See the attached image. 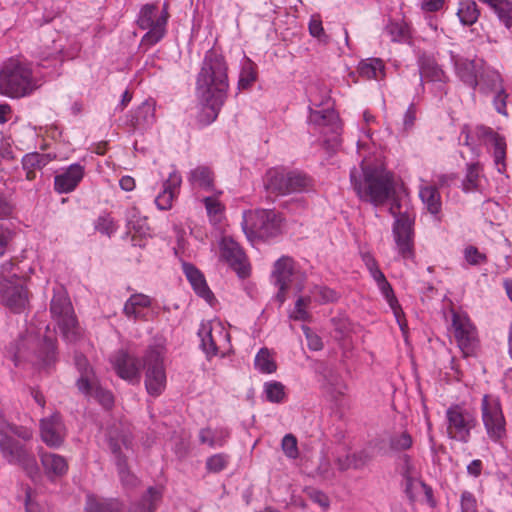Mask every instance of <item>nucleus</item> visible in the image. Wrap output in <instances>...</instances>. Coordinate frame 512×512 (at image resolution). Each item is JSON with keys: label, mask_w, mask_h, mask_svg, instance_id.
<instances>
[{"label": "nucleus", "mask_w": 512, "mask_h": 512, "mask_svg": "<svg viewBox=\"0 0 512 512\" xmlns=\"http://www.w3.org/2000/svg\"><path fill=\"white\" fill-rule=\"evenodd\" d=\"M196 91L202 104L201 121L210 124L217 119L229 91L228 64L215 49L205 53L196 79Z\"/></svg>", "instance_id": "1"}, {"label": "nucleus", "mask_w": 512, "mask_h": 512, "mask_svg": "<svg viewBox=\"0 0 512 512\" xmlns=\"http://www.w3.org/2000/svg\"><path fill=\"white\" fill-rule=\"evenodd\" d=\"M41 85L32 63L25 59L11 57L0 67V95L20 99L30 96Z\"/></svg>", "instance_id": "2"}, {"label": "nucleus", "mask_w": 512, "mask_h": 512, "mask_svg": "<svg viewBox=\"0 0 512 512\" xmlns=\"http://www.w3.org/2000/svg\"><path fill=\"white\" fill-rule=\"evenodd\" d=\"M350 180L358 197L375 206L384 204L394 192L392 175L365 162H362L361 173L355 168L351 170Z\"/></svg>", "instance_id": "3"}, {"label": "nucleus", "mask_w": 512, "mask_h": 512, "mask_svg": "<svg viewBox=\"0 0 512 512\" xmlns=\"http://www.w3.org/2000/svg\"><path fill=\"white\" fill-rule=\"evenodd\" d=\"M50 313L67 341L75 342L80 337L81 330L72 303L63 287L54 289Z\"/></svg>", "instance_id": "4"}, {"label": "nucleus", "mask_w": 512, "mask_h": 512, "mask_svg": "<svg viewBox=\"0 0 512 512\" xmlns=\"http://www.w3.org/2000/svg\"><path fill=\"white\" fill-rule=\"evenodd\" d=\"M389 211L391 215L396 217L392 232L397 251L403 259H413L415 213L408 209L401 212L398 201L391 204Z\"/></svg>", "instance_id": "5"}, {"label": "nucleus", "mask_w": 512, "mask_h": 512, "mask_svg": "<svg viewBox=\"0 0 512 512\" xmlns=\"http://www.w3.org/2000/svg\"><path fill=\"white\" fill-rule=\"evenodd\" d=\"M0 453L10 464L19 465L29 477L33 478L39 474L32 447L14 439L3 426H0Z\"/></svg>", "instance_id": "6"}, {"label": "nucleus", "mask_w": 512, "mask_h": 512, "mask_svg": "<svg viewBox=\"0 0 512 512\" xmlns=\"http://www.w3.org/2000/svg\"><path fill=\"white\" fill-rule=\"evenodd\" d=\"M242 229L248 238L269 239L281 233V217L274 210H249L243 213Z\"/></svg>", "instance_id": "7"}, {"label": "nucleus", "mask_w": 512, "mask_h": 512, "mask_svg": "<svg viewBox=\"0 0 512 512\" xmlns=\"http://www.w3.org/2000/svg\"><path fill=\"white\" fill-rule=\"evenodd\" d=\"M481 420L490 441L503 445L507 438L506 419L501 401L497 396L485 394L482 397Z\"/></svg>", "instance_id": "8"}, {"label": "nucleus", "mask_w": 512, "mask_h": 512, "mask_svg": "<svg viewBox=\"0 0 512 512\" xmlns=\"http://www.w3.org/2000/svg\"><path fill=\"white\" fill-rule=\"evenodd\" d=\"M477 426L475 414L460 404H454L445 412V428L448 439L468 443L472 430Z\"/></svg>", "instance_id": "9"}, {"label": "nucleus", "mask_w": 512, "mask_h": 512, "mask_svg": "<svg viewBox=\"0 0 512 512\" xmlns=\"http://www.w3.org/2000/svg\"><path fill=\"white\" fill-rule=\"evenodd\" d=\"M164 348L149 347L143 356L145 369V387L149 395L157 397L166 387V372L164 367Z\"/></svg>", "instance_id": "10"}, {"label": "nucleus", "mask_w": 512, "mask_h": 512, "mask_svg": "<svg viewBox=\"0 0 512 512\" xmlns=\"http://www.w3.org/2000/svg\"><path fill=\"white\" fill-rule=\"evenodd\" d=\"M167 20L168 13L164 9L160 11L156 5H145L137 21L141 29L148 30L142 43L148 46L158 43L165 35Z\"/></svg>", "instance_id": "11"}, {"label": "nucleus", "mask_w": 512, "mask_h": 512, "mask_svg": "<svg viewBox=\"0 0 512 512\" xmlns=\"http://www.w3.org/2000/svg\"><path fill=\"white\" fill-rule=\"evenodd\" d=\"M452 331L463 356L475 355L479 347L478 333L475 325L466 314L452 313Z\"/></svg>", "instance_id": "12"}, {"label": "nucleus", "mask_w": 512, "mask_h": 512, "mask_svg": "<svg viewBox=\"0 0 512 512\" xmlns=\"http://www.w3.org/2000/svg\"><path fill=\"white\" fill-rule=\"evenodd\" d=\"M299 275L300 272L297 270L295 261L291 257L282 256L274 263L272 278L275 286L278 287L276 300L279 302V305L285 302L287 291Z\"/></svg>", "instance_id": "13"}, {"label": "nucleus", "mask_w": 512, "mask_h": 512, "mask_svg": "<svg viewBox=\"0 0 512 512\" xmlns=\"http://www.w3.org/2000/svg\"><path fill=\"white\" fill-rule=\"evenodd\" d=\"M110 362L121 379L130 384H139L143 364L141 365L137 357L125 350H118L112 354Z\"/></svg>", "instance_id": "14"}, {"label": "nucleus", "mask_w": 512, "mask_h": 512, "mask_svg": "<svg viewBox=\"0 0 512 512\" xmlns=\"http://www.w3.org/2000/svg\"><path fill=\"white\" fill-rule=\"evenodd\" d=\"M220 257L241 278L250 273L247 257L240 245L231 237H223L220 243Z\"/></svg>", "instance_id": "15"}, {"label": "nucleus", "mask_w": 512, "mask_h": 512, "mask_svg": "<svg viewBox=\"0 0 512 512\" xmlns=\"http://www.w3.org/2000/svg\"><path fill=\"white\" fill-rule=\"evenodd\" d=\"M66 436L67 429L60 413L55 412L40 420V437L48 447H61Z\"/></svg>", "instance_id": "16"}, {"label": "nucleus", "mask_w": 512, "mask_h": 512, "mask_svg": "<svg viewBox=\"0 0 512 512\" xmlns=\"http://www.w3.org/2000/svg\"><path fill=\"white\" fill-rule=\"evenodd\" d=\"M77 388L84 395L97 400L104 408L109 409L113 406V394L99 386L95 375H91L86 371L77 380Z\"/></svg>", "instance_id": "17"}, {"label": "nucleus", "mask_w": 512, "mask_h": 512, "mask_svg": "<svg viewBox=\"0 0 512 512\" xmlns=\"http://www.w3.org/2000/svg\"><path fill=\"white\" fill-rule=\"evenodd\" d=\"M0 298L6 307L14 312H20L28 303V291L21 284L0 281Z\"/></svg>", "instance_id": "18"}, {"label": "nucleus", "mask_w": 512, "mask_h": 512, "mask_svg": "<svg viewBox=\"0 0 512 512\" xmlns=\"http://www.w3.org/2000/svg\"><path fill=\"white\" fill-rule=\"evenodd\" d=\"M308 121L310 125L315 129H318L319 132L323 134L330 132L335 136H338L341 130L339 117L332 109H310Z\"/></svg>", "instance_id": "19"}, {"label": "nucleus", "mask_w": 512, "mask_h": 512, "mask_svg": "<svg viewBox=\"0 0 512 512\" xmlns=\"http://www.w3.org/2000/svg\"><path fill=\"white\" fill-rule=\"evenodd\" d=\"M39 457L43 472L50 481L61 479L68 473L69 464L64 456L40 450Z\"/></svg>", "instance_id": "20"}, {"label": "nucleus", "mask_w": 512, "mask_h": 512, "mask_svg": "<svg viewBox=\"0 0 512 512\" xmlns=\"http://www.w3.org/2000/svg\"><path fill=\"white\" fill-rule=\"evenodd\" d=\"M85 174L84 166L74 163L54 178V189L60 194L74 191Z\"/></svg>", "instance_id": "21"}, {"label": "nucleus", "mask_w": 512, "mask_h": 512, "mask_svg": "<svg viewBox=\"0 0 512 512\" xmlns=\"http://www.w3.org/2000/svg\"><path fill=\"white\" fill-rule=\"evenodd\" d=\"M397 470L404 480L406 493L412 499L414 488L418 484L425 486L419 481L420 473L412 457L408 454L401 455L397 461Z\"/></svg>", "instance_id": "22"}, {"label": "nucleus", "mask_w": 512, "mask_h": 512, "mask_svg": "<svg viewBox=\"0 0 512 512\" xmlns=\"http://www.w3.org/2000/svg\"><path fill=\"white\" fill-rule=\"evenodd\" d=\"M182 183L181 175L177 172H171L167 180L163 183V190L155 198V204L160 210H169L172 207L174 199L179 194Z\"/></svg>", "instance_id": "23"}, {"label": "nucleus", "mask_w": 512, "mask_h": 512, "mask_svg": "<svg viewBox=\"0 0 512 512\" xmlns=\"http://www.w3.org/2000/svg\"><path fill=\"white\" fill-rule=\"evenodd\" d=\"M457 76L466 85L476 88L481 66L474 60H468L458 55H451Z\"/></svg>", "instance_id": "24"}, {"label": "nucleus", "mask_w": 512, "mask_h": 512, "mask_svg": "<svg viewBox=\"0 0 512 512\" xmlns=\"http://www.w3.org/2000/svg\"><path fill=\"white\" fill-rule=\"evenodd\" d=\"M155 121V102L146 100L130 114L127 124L133 130L147 129L151 127Z\"/></svg>", "instance_id": "25"}, {"label": "nucleus", "mask_w": 512, "mask_h": 512, "mask_svg": "<svg viewBox=\"0 0 512 512\" xmlns=\"http://www.w3.org/2000/svg\"><path fill=\"white\" fill-rule=\"evenodd\" d=\"M182 268L195 293L199 297L211 303L212 300H214V295L208 287L204 275L200 270L190 263H183Z\"/></svg>", "instance_id": "26"}, {"label": "nucleus", "mask_w": 512, "mask_h": 512, "mask_svg": "<svg viewBox=\"0 0 512 512\" xmlns=\"http://www.w3.org/2000/svg\"><path fill=\"white\" fill-rule=\"evenodd\" d=\"M419 197L427 211L440 220L439 214L442 209V201L438 188L433 184L423 182L419 188Z\"/></svg>", "instance_id": "27"}, {"label": "nucleus", "mask_w": 512, "mask_h": 512, "mask_svg": "<svg viewBox=\"0 0 512 512\" xmlns=\"http://www.w3.org/2000/svg\"><path fill=\"white\" fill-rule=\"evenodd\" d=\"M55 157L50 154L38 152L28 153L22 158V168L26 173V179L33 181L36 178V171L42 170Z\"/></svg>", "instance_id": "28"}, {"label": "nucleus", "mask_w": 512, "mask_h": 512, "mask_svg": "<svg viewBox=\"0 0 512 512\" xmlns=\"http://www.w3.org/2000/svg\"><path fill=\"white\" fill-rule=\"evenodd\" d=\"M151 306V298L147 295L137 293L129 297L124 305V313L133 319H144L146 311Z\"/></svg>", "instance_id": "29"}, {"label": "nucleus", "mask_w": 512, "mask_h": 512, "mask_svg": "<svg viewBox=\"0 0 512 512\" xmlns=\"http://www.w3.org/2000/svg\"><path fill=\"white\" fill-rule=\"evenodd\" d=\"M420 76L422 81L446 83L447 75L442 68L431 58H422L420 61Z\"/></svg>", "instance_id": "30"}, {"label": "nucleus", "mask_w": 512, "mask_h": 512, "mask_svg": "<svg viewBox=\"0 0 512 512\" xmlns=\"http://www.w3.org/2000/svg\"><path fill=\"white\" fill-rule=\"evenodd\" d=\"M230 433L225 428H203L199 431V441L201 444H206L211 448L223 447Z\"/></svg>", "instance_id": "31"}, {"label": "nucleus", "mask_w": 512, "mask_h": 512, "mask_svg": "<svg viewBox=\"0 0 512 512\" xmlns=\"http://www.w3.org/2000/svg\"><path fill=\"white\" fill-rule=\"evenodd\" d=\"M121 507L118 501L104 499L89 494L86 497L84 512H120Z\"/></svg>", "instance_id": "32"}, {"label": "nucleus", "mask_w": 512, "mask_h": 512, "mask_svg": "<svg viewBox=\"0 0 512 512\" xmlns=\"http://www.w3.org/2000/svg\"><path fill=\"white\" fill-rule=\"evenodd\" d=\"M358 72L367 79L380 80L385 76V65L379 58H368L359 63Z\"/></svg>", "instance_id": "33"}, {"label": "nucleus", "mask_w": 512, "mask_h": 512, "mask_svg": "<svg viewBox=\"0 0 512 512\" xmlns=\"http://www.w3.org/2000/svg\"><path fill=\"white\" fill-rule=\"evenodd\" d=\"M264 185L265 188L270 192L286 195V171L276 168L268 170L266 173Z\"/></svg>", "instance_id": "34"}, {"label": "nucleus", "mask_w": 512, "mask_h": 512, "mask_svg": "<svg viewBox=\"0 0 512 512\" xmlns=\"http://www.w3.org/2000/svg\"><path fill=\"white\" fill-rule=\"evenodd\" d=\"M189 181L194 187L211 191L214 187V174L210 168L199 166L190 172Z\"/></svg>", "instance_id": "35"}, {"label": "nucleus", "mask_w": 512, "mask_h": 512, "mask_svg": "<svg viewBox=\"0 0 512 512\" xmlns=\"http://www.w3.org/2000/svg\"><path fill=\"white\" fill-rule=\"evenodd\" d=\"M369 461L368 455L364 451L339 456L335 460V464L340 471L348 469H361Z\"/></svg>", "instance_id": "36"}, {"label": "nucleus", "mask_w": 512, "mask_h": 512, "mask_svg": "<svg viewBox=\"0 0 512 512\" xmlns=\"http://www.w3.org/2000/svg\"><path fill=\"white\" fill-rule=\"evenodd\" d=\"M125 219L129 231L133 230L140 235H145L148 232L147 218L141 216L136 206H131L126 210Z\"/></svg>", "instance_id": "37"}, {"label": "nucleus", "mask_w": 512, "mask_h": 512, "mask_svg": "<svg viewBox=\"0 0 512 512\" xmlns=\"http://www.w3.org/2000/svg\"><path fill=\"white\" fill-rule=\"evenodd\" d=\"M377 287L381 291L383 297L386 299L388 305L390 306L391 310L394 313V316L397 319L399 326L403 330L404 324H402V322H401V317L403 315V311H402L401 306L394 294L392 286L387 281V279H384L378 283Z\"/></svg>", "instance_id": "38"}, {"label": "nucleus", "mask_w": 512, "mask_h": 512, "mask_svg": "<svg viewBox=\"0 0 512 512\" xmlns=\"http://www.w3.org/2000/svg\"><path fill=\"white\" fill-rule=\"evenodd\" d=\"M479 15L480 12L475 1L464 0L459 3L457 16L463 25H473L478 20Z\"/></svg>", "instance_id": "39"}, {"label": "nucleus", "mask_w": 512, "mask_h": 512, "mask_svg": "<svg viewBox=\"0 0 512 512\" xmlns=\"http://www.w3.org/2000/svg\"><path fill=\"white\" fill-rule=\"evenodd\" d=\"M213 321H207L201 323L198 330V336L201 339V346L204 352L208 356H215L218 354L217 347H214V336H213Z\"/></svg>", "instance_id": "40"}, {"label": "nucleus", "mask_w": 512, "mask_h": 512, "mask_svg": "<svg viewBox=\"0 0 512 512\" xmlns=\"http://www.w3.org/2000/svg\"><path fill=\"white\" fill-rule=\"evenodd\" d=\"M311 186V179L300 172H286L287 194L306 191Z\"/></svg>", "instance_id": "41"}, {"label": "nucleus", "mask_w": 512, "mask_h": 512, "mask_svg": "<svg viewBox=\"0 0 512 512\" xmlns=\"http://www.w3.org/2000/svg\"><path fill=\"white\" fill-rule=\"evenodd\" d=\"M264 394L267 401L276 404L285 402L287 398L285 385L275 380L264 383Z\"/></svg>", "instance_id": "42"}, {"label": "nucleus", "mask_w": 512, "mask_h": 512, "mask_svg": "<svg viewBox=\"0 0 512 512\" xmlns=\"http://www.w3.org/2000/svg\"><path fill=\"white\" fill-rule=\"evenodd\" d=\"M203 203L210 222L213 225L221 223L224 218L225 206L217 199V197H205L203 199Z\"/></svg>", "instance_id": "43"}, {"label": "nucleus", "mask_w": 512, "mask_h": 512, "mask_svg": "<svg viewBox=\"0 0 512 512\" xmlns=\"http://www.w3.org/2000/svg\"><path fill=\"white\" fill-rule=\"evenodd\" d=\"M256 80H257V66L252 60H250L249 58H246L241 67L239 81H238V88L239 89H248L253 85V83Z\"/></svg>", "instance_id": "44"}, {"label": "nucleus", "mask_w": 512, "mask_h": 512, "mask_svg": "<svg viewBox=\"0 0 512 512\" xmlns=\"http://www.w3.org/2000/svg\"><path fill=\"white\" fill-rule=\"evenodd\" d=\"M477 86L483 93L495 92L503 88L501 76L496 71H487L479 75Z\"/></svg>", "instance_id": "45"}, {"label": "nucleus", "mask_w": 512, "mask_h": 512, "mask_svg": "<svg viewBox=\"0 0 512 512\" xmlns=\"http://www.w3.org/2000/svg\"><path fill=\"white\" fill-rule=\"evenodd\" d=\"M255 368L263 374L274 373L277 369L276 362L267 348H261L255 356Z\"/></svg>", "instance_id": "46"}, {"label": "nucleus", "mask_w": 512, "mask_h": 512, "mask_svg": "<svg viewBox=\"0 0 512 512\" xmlns=\"http://www.w3.org/2000/svg\"><path fill=\"white\" fill-rule=\"evenodd\" d=\"M161 497L159 490L150 487L142 501L132 507L131 512H154Z\"/></svg>", "instance_id": "47"}, {"label": "nucleus", "mask_w": 512, "mask_h": 512, "mask_svg": "<svg viewBox=\"0 0 512 512\" xmlns=\"http://www.w3.org/2000/svg\"><path fill=\"white\" fill-rule=\"evenodd\" d=\"M213 328L214 347L218 353H224L230 345V334L219 320H213Z\"/></svg>", "instance_id": "48"}, {"label": "nucleus", "mask_w": 512, "mask_h": 512, "mask_svg": "<svg viewBox=\"0 0 512 512\" xmlns=\"http://www.w3.org/2000/svg\"><path fill=\"white\" fill-rule=\"evenodd\" d=\"M481 170L479 163L468 165L466 176L462 182V188L465 192H471L478 189L481 179Z\"/></svg>", "instance_id": "49"}, {"label": "nucleus", "mask_w": 512, "mask_h": 512, "mask_svg": "<svg viewBox=\"0 0 512 512\" xmlns=\"http://www.w3.org/2000/svg\"><path fill=\"white\" fill-rule=\"evenodd\" d=\"M490 7L497 14L500 21L507 27H512V2L509 0H495Z\"/></svg>", "instance_id": "50"}, {"label": "nucleus", "mask_w": 512, "mask_h": 512, "mask_svg": "<svg viewBox=\"0 0 512 512\" xmlns=\"http://www.w3.org/2000/svg\"><path fill=\"white\" fill-rule=\"evenodd\" d=\"M412 445L413 438L407 431L394 434L389 439L390 449L396 452L406 451L410 449Z\"/></svg>", "instance_id": "51"}, {"label": "nucleus", "mask_w": 512, "mask_h": 512, "mask_svg": "<svg viewBox=\"0 0 512 512\" xmlns=\"http://www.w3.org/2000/svg\"><path fill=\"white\" fill-rule=\"evenodd\" d=\"M311 294L314 296L316 301L320 304H327L336 302L339 299V293L334 289L327 286L316 285L312 290Z\"/></svg>", "instance_id": "52"}, {"label": "nucleus", "mask_w": 512, "mask_h": 512, "mask_svg": "<svg viewBox=\"0 0 512 512\" xmlns=\"http://www.w3.org/2000/svg\"><path fill=\"white\" fill-rule=\"evenodd\" d=\"M95 229L110 237L117 231L118 225L110 214L105 213L97 218L95 222Z\"/></svg>", "instance_id": "53"}, {"label": "nucleus", "mask_w": 512, "mask_h": 512, "mask_svg": "<svg viewBox=\"0 0 512 512\" xmlns=\"http://www.w3.org/2000/svg\"><path fill=\"white\" fill-rule=\"evenodd\" d=\"M17 258H11L4 261L0 266V281L11 284L13 279H16L18 271Z\"/></svg>", "instance_id": "54"}, {"label": "nucleus", "mask_w": 512, "mask_h": 512, "mask_svg": "<svg viewBox=\"0 0 512 512\" xmlns=\"http://www.w3.org/2000/svg\"><path fill=\"white\" fill-rule=\"evenodd\" d=\"M229 455L225 453H218L210 456L206 460V469L211 473H219L226 469L229 464Z\"/></svg>", "instance_id": "55"}, {"label": "nucleus", "mask_w": 512, "mask_h": 512, "mask_svg": "<svg viewBox=\"0 0 512 512\" xmlns=\"http://www.w3.org/2000/svg\"><path fill=\"white\" fill-rule=\"evenodd\" d=\"M311 303V297H299L295 303V308L290 314V318L296 321H309L310 314L307 311Z\"/></svg>", "instance_id": "56"}, {"label": "nucleus", "mask_w": 512, "mask_h": 512, "mask_svg": "<svg viewBox=\"0 0 512 512\" xmlns=\"http://www.w3.org/2000/svg\"><path fill=\"white\" fill-rule=\"evenodd\" d=\"M14 237L15 232L11 228L0 224V258L10 250Z\"/></svg>", "instance_id": "57"}, {"label": "nucleus", "mask_w": 512, "mask_h": 512, "mask_svg": "<svg viewBox=\"0 0 512 512\" xmlns=\"http://www.w3.org/2000/svg\"><path fill=\"white\" fill-rule=\"evenodd\" d=\"M283 453L290 459H296L299 455L297 439L293 434H286L281 442Z\"/></svg>", "instance_id": "58"}, {"label": "nucleus", "mask_w": 512, "mask_h": 512, "mask_svg": "<svg viewBox=\"0 0 512 512\" xmlns=\"http://www.w3.org/2000/svg\"><path fill=\"white\" fill-rule=\"evenodd\" d=\"M0 426L5 427V430L9 435H15L24 441H30L33 437L32 430L27 427L10 425L4 422H0Z\"/></svg>", "instance_id": "59"}, {"label": "nucleus", "mask_w": 512, "mask_h": 512, "mask_svg": "<svg viewBox=\"0 0 512 512\" xmlns=\"http://www.w3.org/2000/svg\"><path fill=\"white\" fill-rule=\"evenodd\" d=\"M464 257L470 265H481L487 262V256L481 253L475 246L465 248Z\"/></svg>", "instance_id": "60"}, {"label": "nucleus", "mask_w": 512, "mask_h": 512, "mask_svg": "<svg viewBox=\"0 0 512 512\" xmlns=\"http://www.w3.org/2000/svg\"><path fill=\"white\" fill-rule=\"evenodd\" d=\"M494 146V161L499 172H503L505 169V157H506V142L504 139L498 140Z\"/></svg>", "instance_id": "61"}, {"label": "nucleus", "mask_w": 512, "mask_h": 512, "mask_svg": "<svg viewBox=\"0 0 512 512\" xmlns=\"http://www.w3.org/2000/svg\"><path fill=\"white\" fill-rule=\"evenodd\" d=\"M461 512H477V501L475 496L468 491H464L460 498Z\"/></svg>", "instance_id": "62"}, {"label": "nucleus", "mask_w": 512, "mask_h": 512, "mask_svg": "<svg viewBox=\"0 0 512 512\" xmlns=\"http://www.w3.org/2000/svg\"><path fill=\"white\" fill-rule=\"evenodd\" d=\"M495 92H496V95L493 99L494 107L499 114L507 117L508 112L506 109V101L508 98V94L506 93L504 88H500L499 90H497Z\"/></svg>", "instance_id": "63"}, {"label": "nucleus", "mask_w": 512, "mask_h": 512, "mask_svg": "<svg viewBox=\"0 0 512 512\" xmlns=\"http://www.w3.org/2000/svg\"><path fill=\"white\" fill-rule=\"evenodd\" d=\"M117 466L123 484L130 486L136 485L137 478L127 470L125 461L122 460L120 457H118Z\"/></svg>", "instance_id": "64"}]
</instances>
